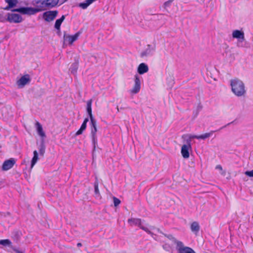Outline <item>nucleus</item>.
Segmentation results:
<instances>
[{
  "label": "nucleus",
  "instance_id": "nucleus-1",
  "mask_svg": "<svg viewBox=\"0 0 253 253\" xmlns=\"http://www.w3.org/2000/svg\"><path fill=\"white\" fill-rule=\"evenodd\" d=\"M230 84L232 92L236 96H241L245 93L244 84L241 80H231Z\"/></svg>",
  "mask_w": 253,
  "mask_h": 253
},
{
  "label": "nucleus",
  "instance_id": "nucleus-2",
  "mask_svg": "<svg viewBox=\"0 0 253 253\" xmlns=\"http://www.w3.org/2000/svg\"><path fill=\"white\" fill-rule=\"evenodd\" d=\"M42 10H43V8L38 5L37 8L24 7L14 9L12 10V11L18 12L23 14L33 15Z\"/></svg>",
  "mask_w": 253,
  "mask_h": 253
},
{
  "label": "nucleus",
  "instance_id": "nucleus-3",
  "mask_svg": "<svg viewBox=\"0 0 253 253\" xmlns=\"http://www.w3.org/2000/svg\"><path fill=\"white\" fill-rule=\"evenodd\" d=\"M80 32H78L74 35H70L69 34L64 33L63 36V45H71L75 41H76L81 34Z\"/></svg>",
  "mask_w": 253,
  "mask_h": 253
},
{
  "label": "nucleus",
  "instance_id": "nucleus-4",
  "mask_svg": "<svg viewBox=\"0 0 253 253\" xmlns=\"http://www.w3.org/2000/svg\"><path fill=\"white\" fill-rule=\"evenodd\" d=\"M174 240L176 244V250L178 253H196L192 249L188 247H185L181 242L176 241L174 239Z\"/></svg>",
  "mask_w": 253,
  "mask_h": 253
},
{
  "label": "nucleus",
  "instance_id": "nucleus-5",
  "mask_svg": "<svg viewBox=\"0 0 253 253\" xmlns=\"http://www.w3.org/2000/svg\"><path fill=\"white\" fill-rule=\"evenodd\" d=\"M185 143L181 147V153L184 158L188 159L190 156V151L192 149L191 144Z\"/></svg>",
  "mask_w": 253,
  "mask_h": 253
},
{
  "label": "nucleus",
  "instance_id": "nucleus-6",
  "mask_svg": "<svg viewBox=\"0 0 253 253\" xmlns=\"http://www.w3.org/2000/svg\"><path fill=\"white\" fill-rule=\"evenodd\" d=\"M91 104H92V99H90L88 100L86 102V111L89 116L90 120L91 121V126L94 127L96 126V122L94 119L92 114V109H91Z\"/></svg>",
  "mask_w": 253,
  "mask_h": 253
},
{
  "label": "nucleus",
  "instance_id": "nucleus-7",
  "mask_svg": "<svg viewBox=\"0 0 253 253\" xmlns=\"http://www.w3.org/2000/svg\"><path fill=\"white\" fill-rule=\"evenodd\" d=\"M7 20L11 23H20L22 22V18L18 14L8 13Z\"/></svg>",
  "mask_w": 253,
  "mask_h": 253
},
{
  "label": "nucleus",
  "instance_id": "nucleus-8",
  "mask_svg": "<svg viewBox=\"0 0 253 253\" xmlns=\"http://www.w3.org/2000/svg\"><path fill=\"white\" fill-rule=\"evenodd\" d=\"M58 0H46L45 1H42L40 2L42 5L40 6V7L43 8V10L45 9V6L52 7L58 3ZM39 3L40 2H37V3Z\"/></svg>",
  "mask_w": 253,
  "mask_h": 253
},
{
  "label": "nucleus",
  "instance_id": "nucleus-9",
  "mask_svg": "<svg viewBox=\"0 0 253 253\" xmlns=\"http://www.w3.org/2000/svg\"><path fill=\"white\" fill-rule=\"evenodd\" d=\"M57 11H49L44 12L43 14V17L46 21L50 22L52 21L56 16Z\"/></svg>",
  "mask_w": 253,
  "mask_h": 253
},
{
  "label": "nucleus",
  "instance_id": "nucleus-10",
  "mask_svg": "<svg viewBox=\"0 0 253 253\" xmlns=\"http://www.w3.org/2000/svg\"><path fill=\"white\" fill-rule=\"evenodd\" d=\"M141 83L140 80H135L134 83L130 90V93L132 94L137 93L140 90Z\"/></svg>",
  "mask_w": 253,
  "mask_h": 253
},
{
  "label": "nucleus",
  "instance_id": "nucleus-11",
  "mask_svg": "<svg viewBox=\"0 0 253 253\" xmlns=\"http://www.w3.org/2000/svg\"><path fill=\"white\" fill-rule=\"evenodd\" d=\"M155 46L148 44L145 49L141 53V57H145L151 55L155 50Z\"/></svg>",
  "mask_w": 253,
  "mask_h": 253
},
{
  "label": "nucleus",
  "instance_id": "nucleus-12",
  "mask_svg": "<svg viewBox=\"0 0 253 253\" xmlns=\"http://www.w3.org/2000/svg\"><path fill=\"white\" fill-rule=\"evenodd\" d=\"M232 37L241 41H243L245 40L244 33L241 30H234L232 32Z\"/></svg>",
  "mask_w": 253,
  "mask_h": 253
},
{
  "label": "nucleus",
  "instance_id": "nucleus-13",
  "mask_svg": "<svg viewBox=\"0 0 253 253\" xmlns=\"http://www.w3.org/2000/svg\"><path fill=\"white\" fill-rule=\"evenodd\" d=\"M15 160L13 159L5 161L2 165V169L7 170L11 169L15 164Z\"/></svg>",
  "mask_w": 253,
  "mask_h": 253
},
{
  "label": "nucleus",
  "instance_id": "nucleus-14",
  "mask_svg": "<svg viewBox=\"0 0 253 253\" xmlns=\"http://www.w3.org/2000/svg\"><path fill=\"white\" fill-rule=\"evenodd\" d=\"M148 71V66L144 63H141L138 67L137 71L140 74H143L146 73Z\"/></svg>",
  "mask_w": 253,
  "mask_h": 253
},
{
  "label": "nucleus",
  "instance_id": "nucleus-15",
  "mask_svg": "<svg viewBox=\"0 0 253 253\" xmlns=\"http://www.w3.org/2000/svg\"><path fill=\"white\" fill-rule=\"evenodd\" d=\"M140 227L142 230H144L147 233H148V234H151V235L153 234V233L152 232V231L153 230H156L158 232L159 231V229H156L154 226H143V225H142L141 224Z\"/></svg>",
  "mask_w": 253,
  "mask_h": 253
},
{
  "label": "nucleus",
  "instance_id": "nucleus-16",
  "mask_svg": "<svg viewBox=\"0 0 253 253\" xmlns=\"http://www.w3.org/2000/svg\"><path fill=\"white\" fill-rule=\"evenodd\" d=\"M36 126L37 127V130L38 134L42 138L45 137V134L43 130L42 127L40 123L38 122H36Z\"/></svg>",
  "mask_w": 253,
  "mask_h": 253
},
{
  "label": "nucleus",
  "instance_id": "nucleus-17",
  "mask_svg": "<svg viewBox=\"0 0 253 253\" xmlns=\"http://www.w3.org/2000/svg\"><path fill=\"white\" fill-rule=\"evenodd\" d=\"M182 138L184 139V142L191 144V140L193 138L199 139L198 135L185 134L182 136Z\"/></svg>",
  "mask_w": 253,
  "mask_h": 253
},
{
  "label": "nucleus",
  "instance_id": "nucleus-18",
  "mask_svg": "<svg viewBox=\"0 0 253 253\" xmlns=\"http://www.w3.org/2000/svg\"><path fill=\"white\" fill-rule=\"evenodd\" d=\"M128 222L130 226L135 225L140 227L141 224V221L139 218H130L128 220Z\"/></svg>",
  "mask_w": 253,
  "mask_h": 253
},
{
  "label": "nucleus",
  "instance_id": "nucleus-19",
  "mask_svg": "<svg viewBox=\"0 0 253 253\" xmlns=\"http://www.w3.org/2000/svg\"><path fill=\"white\" fill-rule=\"evenodd\" d=\"M190 228L192 232L197 234L200 230V225L198 222L196 221L192 222Z\"/></svg>",
  "mask_w": 253,
  "mask_h": 253
},
{
  "label": "nucleus",
  "instance_id": "nucleus-20",
  "mask_svg": "<svg viewBox=\"0 0 253 253\" xmlns=\"http://www.w3.org/2000/svg\"><path fill=\"white\" fill-rule=\"evenodd\" d=\"M30 80H17L16 85L18 88H23L25 85L29 84Z\"/></svg>",
  "mask_w": 253,
  "mask_h": 253
},
{
  "label": "nucleus",
  "instance_id": "nucleus-21",
  "mask_svg": "<svg viewBox=\"0 0 253 253\" xmlns=\"http://www.w3.org/2000/svg\"><path fill=\"white\" fill-rule=\"evenodd\" d=\"M8 6L5 8V9L8 10L10 8L13 7L17 3V0H5Z\"/></svg>",
  "mask_w": 253,
  "mask_h": 253
},
{
  "label": "nucleus",
  "instance_id": "nucleus-22",
  "mask_svg": "<svg viewBox=\"0 0 253 253\" xmlns=\"http://www.w3.org/2000/svg\"><path fill=\"white\" fill-rule=\"evenodd\" d=\"M91 135H92V141L94 143V144L95 145V143H96V141H97V138H96V133L97 131V127L96 126H94V127H91Z\"/></svg>",
  "mask_w": 253,
  "mask_h": 253
},
{
  "label": "nucleus",
  "instance_id": "nucleus-23",
  "mask_svg": "<svg viewBox=\"0 0 253 253\" xmlns=\"http://www.w3.org/2000/svg\"><path fill=\"white\" fill-rule=\"evenodd\" d=\"M64 19H65V16L62 15V17L60 19L56 20L55 23V28L56 29H57V30L60 29L61 24L62 23V22L64 21Z\"/></svg>",
  "mask_w": 253,
  "mask_h": 253
},
{
  "label": "nucleus",
  "instance_id": "nucleus-24",
  "mask_svg": "<svg viewBox=\"0 0 253 253\" xmlns=\"http://www.w3.org/2000/svg\"><path fill=\"white\" fill-rule=\"evenodd\" d=\"M34 157L32 160L31 162V168H33L34 165L37 163L38 160V153L36 150L34 151L33 152Z\"/></svg>",
  "mask_w": 253,
  "mask_h": 253
},
{
  "label": "nucleus",
  "instance_id": "nucleus-25",
  "mask_svg": "<svg viewBox=\"0 0 253 253\" xmlns=\"http://www.w3.org/2000/svg\"><path fill=\"white\" fill-rule=\"evenodd\" d=\"M213 133V131H211L210 132L206 133L205 134H202L200 135H198L199 139H205L206 138H208L210 137V136H211L212 135Z\"/></svg>",
  "mask_w": 253,
  "mask_h": 253
},
{
  "label": "nucleus",
  "instance_id": "nucleus-26",
  "mask_svg": "<svg viewBox=\"0 0 253 253\" xmlns=\"http://www.w3.org/2000/svg\"><path fill=\"white\" fill-rule=\"evenodd\" d=\"M0 244L4 246H10L11 242L8 239L1 240H0Z\"/></svg>",
  "mask_w": 253,
  "mask_h": 253
},
{
  "label": "nucleus",
  "instance_id": "nucleus-27",
  "mask_svg": "<svg viewBox=\"0 0 253 253\" xmlns=\"http://www.w3.org/2000/svg\"><path fill=\"white\" fill-rule=\"evenodd\" d=\"M39 152L40 155H43L44 152H45V146L44 145L42 144L40 146V148L39 149Z\"/></svg>",
  "mask_w": 253,
  "mask_h": 253
},
{
  "label": "nucleus",
  "instance_id": "nucleus-28",
  "mask_svg": "<svg viewBox=\"0 0 253 253\" xmlns=\"http://www.w3.org/2000/svg\"><path fill=\"white\" fill-rule=\"evenodd\" d=\"M78 64L74 63L71 65V66L70 67V70H71L72 72H74L76 71V70L78 69Z\"/></svg>",
  "mask_w": 253,
  "mask_h": 253
},
{
  "label": "nucleus",
  "instance_id": "nucleus-29",
  "mask_svg": "<svg viewBox=\"0 0 253 253\" xmlns=\"http://www.w3.org/2000/svg\"><path fill=\"white\" fill-rule=\"evenodd\" d=\"M94 192L95 194L99 195V191L98 189V183L96 181L94 183Z\"/></svg>",
  "mask_w": 253,
  "mask_h": 253
},
{
  "label": "nucleus",
  "instance_id": "nucleus-30",
  "mask_svg": "<svg viewBox=\"0 0 253 253\" xmlns=\"http://www.w3.org/2000/svg\"><path fill=\"white\" fill-rule=\"evenodd\" d=\"M113 202L115 207L118 206L121 203L120 200L116 197L113 198Z\"/></svg>",
  "mask_w": 253,
  "mask_h": 253
},
{
  "label": "nucleus",
  "instance_id": "nucleus-31",
  "mask_svg": "<svg viewBox=\"0 0 253 253\" xmlns=\"http://www.w3.org/2000/svg\"><path fill=\"white\" fill-rule=\"evenodd\" d=\"M245 174L249 177H253V169L250 171H245Z\"/></svg>",
  "mask_w": 253,
  "mask_h": 253
},
{
  "label": "nucleus",
  "instance_id": "nucleus-32",
  "mask_svg": "<svg viewBox=\"0 0 253 253\" xmlns=\"http://www.w3.org/2000/svg\"><path fill=\"white\" fill-rule=\"evenodd\" d=\"M85 128H84L83 127L81 126L80 128L76 133V135H79L81 134L84 131V130H85Z\"/></svg>",
  "mask_w": 253,
  "mask_h": 253
},
{
  "label": "nucleus",
  "instance_id": "nucleus-33",
  "mask_svg": "<svg viewBox=\"0 0 253 253\" xmlns=\"http://www.w3.org/2000/svg\"><path fill=\"white\" fill-rule=\"evenodd\" d=\"M85 128H84L83 127L81 126L80 128L76 133V135H79L81 134L84 131V130H85Z\"/></svg>",
  "mask_w": 253,
  "mask_h": 253
},
{
  "label": "nucleus",
  "instance_id": "nucleus-34",
  "mask_svg": "<svg viewBox=\"0 0 253 253\" xmlns=\"http://www.w3.org/2000/svg\"><path fill=\"white\" fill-rule=\"evenodd\" d=\"M88 121V119L87 118H86L84 119L83 123L82 124L81 127H83L84 128H86V123Z\"/></svg>",
  "mask_w": 253,
  "mask_h": 253
},
{
  "label": "nucleus",
  "instance_id": "nucleus-35",
  "mask_svg": "<svg viewBox=\"0 0 253 253\" xmlns=\"http://www.w3.org/2000/svg\"><path fill=\"white\" fill-rule=\"evenodd\" d=\"M30 78L31 77L29 74H25L23 76H22L20 79H30Z\"/></svg>",
  "mask_w": 253,
  "mask_h": 253
},
{
  "label": "nucleus",
  "instance_id": "nucleus-36",
  "mask_svg": "<svg viewBox=\"0 0 253 253\" xmlns=\"http://www.w3.org/2000/svg\"><path fill=\"white\" fill-rule=\"evenodd\" d=\"M5 18L4 17H3L2 14L0 12V21L3 22L4 21Z\"/></svg>",
  "mask_w": 253,
  "mask_h": 253
},
{
  "label": "nucleus",
  "instance_id": "nucleus-37",
  "mask_svg": "<svg viewBox=\"0 0 253 253\" xmlns=\"http://www.w3.org/2000/svg\"><path fill=\"white\" fill-rule=\"evenodd\" d=\"M168 84H169V87H171L174 84V80H169V82Z\"/></svg>",
  "mask_w": 253,
  "mask_h": 253
},
{
  "label": "nucleus",
  "instance_id": "nucleus-38",
  "mask_svg": "<svg viewBox=\"0 0 253 253\" xmlns=\"http://www.w3.org/2000/svg\"><path fill=\"white\" fill-rule=\"evenodd\" d=\"M216 169H219V170H222V167L220 166V165H217L216 166Z\"/></svg>",
  "mask_w": 253,
  "mask_h": 253
},
{
  "label": "nucleus",
  "instance_id": "nucleus-39",
  "mask_svg": "<svg viewBox=\"0 0 253 253\" xmlns=\"http://www.w3.org/2000/svg\"><path fill=\"white\" fill-rule=\"evenodd\" d=\"M14 251L16 253H23V252L17 250H15Z\"/></svg>",
  "mask_w": 253,
  "mask_h": 253
},
{
  "label": "nucleus",
  "instance_id": "nucleus-40",
  "mask_svg": "<svg viewBox=\"0 0 253 253\" xmlns=\"http://www.w3.org/2000/svg\"><path fill=\"white\" fill-rule=\"evenodd\" d=\"M77 246H78V247H81V246H82V244H81V243H78V244H77Z\"/></svg>",
  "mask_w": 253,
  "mask_h": 253
},
{
  "label": "nucleus",
  "instance_id": "nucleus-41",
  "mask_svg": "<svg viewBox=\"0 0 253 253\" xmlns=\"http://www.w3.org/2000/svg\"><path fill=\"white\" fill-rule=\"evenodd\" d=\"M169 1H167L165 3V5H167L168 4H169Z\"/></svg>",
  "mask_w": 253,
  "mask_h": 253
}]
</instances>
